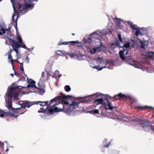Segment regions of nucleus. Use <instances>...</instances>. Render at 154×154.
<instances>
[{"label":"nucleus","mask_w":154,"mask_h":154,"mask_svg":"<svg viewBox=\"0 0 154 154\" xmlns=\"http://www.w3.org/2000/svg\"><path fill=\"white\" fill-rule=\"evenodd\" d=\"M110 33L109 29H105L91 33L88 38L87 41L90 43L92 42L94 47L92 49L88 48V51L92 54L98 53L101 51V48L103 47V45H102L100 38H102V35L109 34Z\"/></svg>","instance_id":"nucleus-1"},{"label":"nucleus","mask_w":154,"mask_h":154,"mask_svg":"<svg viewBox=\"0 0 154 154\" xmlns=\"http://www.w3.org/2000/svg\"><path fill=\"white\" fill-rule=\"evenodd\" d=\"M14 9V14L12 16V20L15 22L17 24V20L18 17V14L15 9V7H18L19 9V14L20 15H23L26 13L28 9L32 10L34 7V5H31L30 3L31 2V0H25V4L20 5L17 1H14V3L12 0H11Z\"/></svg>","instance_id":"nucleus-2"},{"label":"nucleus","mask_w":154,"mask_h":154,"mask_svg":"<svg viewBox=\"0 0 154 154\" xmlns=\"http://www.w3.org/2000/svg\"><path fill=\"white\" fill-rule=\"evenodd\" d=\"M22 87L21 86H18L14 88H11L8 90L5 98L6 102L7 103V107L9 109L11 110L13 108L11 103L12 100L15 101L16 102L19 100L17 97L18 94L17 93V88H20L22 89Z\"/></svg>","instance_id":"nucleus-3"},{"label":"nucleus","mask_w":154,"mask_h":154,"mask_svg":"<svg viewBox=\"0 0 154 154\" xmlns=\"http://www.w3.org/2000/svg\"><path fill=\"white\" fill-rule=\"evenodd\" d=\"M128 51L127 49L124 48L121 49L119 52L120 57L123 60L127 62L128 64L131 66H134L135 65V60L134 58H132L131 56H128Z\"/></svg>","instance_id":"nucleus-4"},{"label":"nucleus","mask_w":154,"mask_h":154,"mask_svg":"<svg viewBox=\"0 0 154 154\" xmlns=\"http://www.w3.org/2000/svg\"><path fill=\"white\" fill-rule=\"evenodd\" d=\"M61 97L59 96L57 97L54 99L51 100L50 102L48 103V101L45 102H42L39 101L38 102L37 104H39V105L42 106L40 107V110H39L38 112L39 113L43 112L44 113L45 112V111L49 109V107L51 106V104L53 102H56L58 100H60L61 99Z\"/></svg>","instance_id":"nucleus-5"},{"label":"nucleus","mask_w":154,"mask_h":154,"mask_svg":"<svg viewBox=\"0 0 154 154\" xmlns=\"http://www.w3.org/2000/svg\"><path fill=\"white\" fill-rule=\"evenodd\" d=\"M113 21L117 24V27L119 29L122 28L123 26L122 25L120 26L121 23H128V24L130 26L132 29L133 31L134 32L135 30V26L133 22L130 20H123L122 19L118 18H115L113 19Z\"/></svg>","instance_id":"nucleus-6"},{"label":"nucleus","mask_w":154,"mask_h":154,"mask_svg":"<svg viewBox=\"0 0 154 154\" xmlns=\"http://www.w3.org/2000/svg\"><path fill=\"white\" fill-rule=\"evenodd\" d=\"M94 102H97V105L102 104L103 105H104L105 109H106L112 110L113 109L111 104L106 99L103 100L102 98H99L94 100Z\"/></svg>","instance_id":"nucleus-7"},{"label":"nucleus","mask_w":154,"mask_h":154,"mask_svg":"<svg viewBox=\"0 0 154 154\" xmlns=\"http://www.w3.org/2000/svg\"><path fill=\"white\" fill-rule=\"evenodd\" d=\"M9 29H5L3 28H1L0 29V35H2L3 34L9 40V42L11 45H13L14 46H18L17 42L15 41L13 38L9 34H8L7 35H5V31L8 32Z\"/></svg>","instance_id":"nucleus-8"},{"label":"nucleus","mask_w":154,"mask_h":154,"mask_svg":"<svg viewBox=\"0 0 154 154\" xmlns=\"http://www.w3.org/2000/svg\"><path fill=\"white\" fill-rule=\"evenodd\" d=\"M63 111L69 116H75L78 112L77 110H72L70 107L67 108L65 106H63Z\"/></svg>","instance_id":"nucleus-9"},{"label":"nucleus","mask_w":154,"mask_h":154,"mask_svg":"<svg viewBox=\"0 0 154 154\" xmlns=\"http://www.w3.org/2000/svg\"><path fill=\"white\" fill-rule=\"evenodd\" d=\"M98 96L99 95L97 93H95L93 94L83 98L82 102L87 103H89Z\"/></svg>","instance_id":"nucleus-10"},{"label":"nucleus","mask_w":154,"mask_h":154,"mask_svg":"<svg viewBox=\"0 0 154 154\" xmlns=\"http://www.w3.org/2000/svg\"><path fill=\"white\" fill-rule=\"evenodd\" d=\"M45 70L47 72L48 75H49L52 76L53 78L56 77L57 76L59 73V71L56 70L54 72H53L52 71V67L51 66L49 67V69L48 70L47 67L45 68Z\"/></svg>","instance_id":"nucleus-11"},{"label":"nucleus","mask_w":154,"mask_h":154,"mask_svg":"<svg viewBox=\"0 0 154 154\" xmlns=\"http://www.w3.org/2000/svg\"><path fill=\"white\" fill-rule=\"evenodd\" d=\"M17 39L18 40V43L21 45H19L17 43L18 46H14L17 47V48L21 47L24 49L27 48V47L26 46L25 44L22 42V39L20 36H17Z\"/></svg>","instance_id":"nucleus-12"},{"label":"nucleus","mask_w":154,"mask_h":154,"mask_svg":"<svg viewBox=\"0 0 154 154\" xmlns=\"http://www.w3.org/2000/svg\"><path fill=\"white\" fill-rule=\"evenodd\" d=\"M96 60L97 63L100 65H104V66H106L108 63V62L106 59H103L100 57L96 58Z\"/></svg>","instance_id":"nucleus-13"},{"label":"nucleus","mask_w":154,"mask_h":154,"mask_svg":"<svg viewBox=\"0 0 154 154\" xmlns=\"http://www.w3.org/2000/svg\"><path fill=\"white\" fill-rule=\"evenodd\" d=\"M140 122L143 127H147L149 125L148 121L144 120H142L141 119H139L135 117V122Z\"/></svg>","instance_id":"nucleus-14"},{"label":"nucleus","mask_w":154,"mask_h":154,"mask_svg":"<svg viewBox=\"0 0 154 154\" xmlns=\"http://www.w3.org/2000/svg\"><path fill=\"white\" fill-rule=\"evenodd\" d=\"M118 36L119 41H117L114 43H111L110 44L111 46H114L115 47H120V42H122V39L120 34H119Z\"/></svg>","instance_id":"nucleus-15"},{"label":"nucleus","mask_w":154,"mask_h":154,"mask_svg":"<svg viewBox=\"0 0 154 154\" xmlns=\"http://www.w3.org/2000/svg\"><path fill=\"white\" fill-rule=\"evenodd\" d=\"M58 105H59L58 104H56L55 105H53V107L54 108H51L48 109V111L50 113H52L54 112H62L63 111V109H62L60 108H58L57 107H55L56 106H57Z\"/></svg>","instance_id":"nucleus-16"},{"label":"nucleus","mask_w":154,"mask_h":154,"mask_svg":"<svg viewBox=\"0 0 154 154\" xmlns=\"http://www.w3.org/2000/svg\"><path fill=\"white\" fill-rule=\"evenodd\" d=\"M138 42L140 44V47L143 48L144 49L146 48L145 46H147L148 44V43L146 41H143L140 38H138L135 41V43Z\"/></svg>","instance_id":"nucleus-17"},{"label":"nucleus","mask_w":154,"mask_h":154,"mask_svg":"<svg viewBox=\"0 0 154 154\" xmlns=\"http://www.w3.org/2000/svg\"><path fill=\"white\" fill-rule=\"evenodd\" d=\"M142 29L141 28H139L135 25V36H137V38L138 39V37H137L139 35L140 36H141L143 35V33L141 32Z\"/></svg>","instance_id":"nucleus-18"},{"label":"nucleus","mask_w":154,"mask_h":154,"mask_svg":"<svg viewBox=\"0 0 154 154\" xmlns=\"http://www.w3.org/2000/svg\"><path fill=\"white\" fill-rule=\"evenodd\" d=\"M71 43V44H73L75 43L78 44L79 43V42L78 41H70V42H60L58 44V45H68L69 44V43Z\"/></svg>","instance_id":"nucleus-19"},{"label":"nucleus","mask_w":154,"mask_h":154,"mask_svg":"<svg viewBox=\"0 0 154 154\" xmlns=\"http://www.w3.org/2000/svg\"><path fill=\"white\" fill-rule=\"evenodd\" d=\"M27 81L29 83V84L27 85V87L28 88L30 87H34L35 88H37L35 86V82L32 80L27 79Z\"/></svg>","instance_id":"nucleus-20"},{"label":"nucleus","mask_w":154,"mask_h":154,"mask_svg":"<svg viewBox=\"0 0 154 154\" xmlns=\"http://www.w3.org/2000/svg\"><path fill=\"white\" fill-rule=\"evenodd\" d=\"M149 108L146 106H135V111H143Z\"/></svg>","instance_id":"nucleus-21"},{"label":"nucleus","mask_w":154,"mask_h":154,"mask_svg":"<svg viewBox=\"0 0 154 154\" xmlns=\"http://www.w3.org/2000/svg\"><path fill=\"white\" fill-rule=\"evenodd\" d=\"M80 103L77 102L76 101H73L72 103L70 104V107L71 109H73L77 108L79 106V104Z\"/></svg>","instance_id":"nucleus-22"},{"label":"nucleus","mask_w":154,"mask_h":154,"mask_svg":"<svg viewBox=\"0 0 154 154\" xmlns=\"http://www.w3.org/2000/svg\"><path fill=\"white\" fill-rule=\"evenodd\" d=\"M11 46L13 48V50L16 53V57H17V58H18V59H19L21 56V54H19V51L18 50V48H17V47H15L14 46V45H11Z\"/></svg>","instance_id":"nucleus-23"},{"label":"nucleus","mask_w":154,"mask_h":154,"mask_svg":"<svg viewBox=\"0 0 154 154\" xmlns=\"http://www.w3.org/2000/svg\"><path fill=\"white\" fill-rule=\"evenodd\" d=\"M8 115L10 116L12 118L14 117L15 118L17 117L18 116H19L20 114L17 113H16L14 112H8Z\"/></svg>","instance_id":"nucleus-24"},{"label":"nucleus","mask_w":154,"mask_h":154,"mask_svg":"<svg viewBox=\"0 0 154 154\" xmlns=\"http://www.w3.org/2000/svg\"><path fill=\"white\" fill-rule=\"evenodd\" d=\"M106 67V66H100V65H96L94 67V68L96 69L98 71H99L102 70L104 68Z\"/></svg>","instance_id":"nucleus-25"},{"label":"nucleus","mask_w":154,"mask_h":154,"mask_svg":"<svg viewBox=\"0 0 154 154\" xmlns=\"http://www.w3.org/2000/svg\"><path fill=\"white\" fill-rule=\"evenodd\" d=\"M131 43L129 42H128L125 44L123 46L121 47L122 49L124 48L127 49V48H129L131 47Z\"/></svg>","instance_id":"nucleus-26"},{"label":"nucleus","mask_w":154,"mask_h":154,"mask_svg":"<svg viewBox=\"0 0 154 154\" xmlns=\"http://www.w3.org/2000/svg\"><path fill=\"white\" fill-rule=\"evenodd\" d=\"M24 104L25 106L28 108L30 107L32 105V104L31 102L28 101H26Z\"/></svg>","instance_id":"nucleus-27"},{"label":"nucleus","mask_w":154,"mask_h":154,"mask_svg":"<svg viewBox=\"0 0 154 154\" xmlns=\"http://www.w3.org/2000/svg\"><path fill=\"white\" fill-rule=\"evenodd\" d=\"M107 139H105L103 140V145L104 147H108V146H109V143H110V142H109L108 144H107Z\"/></svg>","instance_id":"nucleus-28"},{"label":"nucleus","mask_w":154,"mask_h":154,"mask_svg":"<svg viewBox=\"0 0 154 154\" xmlns=\"http://www.w3.org/2000/svg\"><path fill=\"white\" fill-rule=\"evenodd\" d=\"M89 113L91 114H99V111L98 109H95L94 110H91L89 112Z\"/></svg>","instance_id":"nucleus-29"},{"label":"nucleus","mask_w":154,"mask_h":154,"mask_svg":"<svg viewBox=\"0 0 154 154\" xmlns=\"http://www.w3.org/2000/svg\"><path fill=\"white\" fill-rule=\"evenodd\" d=\"M119 95L120 98H126L127 97H129L128 96L126 95L125 94H122V93H119Z\"/></svg>","instance_id":"nucleus-30"},{"label":"nucleus","mask_w":154,"mask_h":154,"mask_svg":"<svg viewBox=\"0 0 154 154\" xmlns=\"http://www.w3.org/2000/svg\"><path fill=\"white\" fill-rule=\"evenodd\" d=\"M64 89L67 92H69L71 90V88L69 86L67 85L64 87Z\"/></svg>","instance_id":"nucleus-31"},{"label":"nucleus","mask_w":154,"mask_h":154,"mask_svg":"<svg viewBox=\"0 0 154 154\" xmlns=\"http://www.w3.org/2000/svg\"><path fill=\"white\" fill-rule=\"evenodd\" d=\"M69 104V102L66 101H64L62 102V103H59L58 104L59 105H63V106H65V105H68Z\"/></svg>","instance_id":"nucleus-32"},{"label":"nucleus","mask_w":154,"mask_h":154,"mask_svg":"<svg viewBox=\"0 0 154 154\" xmlns=\"http://www.w3.org/2000/svg\"><path fill=\"white\" fill-rule=\"evenodd\" d=\"M8 55V59L10 60V62L11 63L12 66H13V61H14V60L12 58L11 54Z\"/></svg>","instance_id":"nucleus-33"},{"label":"nucleus","mask_w":154,"mask_h":154,"mask_svg":"<svg viewBox=\"0 0 154 154\" xmlns=\"http://www.w3.org/2000/svg\"><path fill=\"white\" fill-rule=\"evenodd\" d=\"M44 74V72H43L42 73V77L40 79V81L42 82H45V78Z\"/></svg>","instance_id":"nucleus-34"},{"label":"nucleus","mask_w":154,"mask_h":154,"mask_svg":"<svg viewBox=\"0 0 154 154\" xmlns=\"http://www.w3.org/2000/svg\"><path fill=\"white\" fill-rule=\"evenodd\" d=\"M65 54L69 55L72 58H74L77 56V55L76 54L74 53L69 54L66 53H65Z\"/></svg>","instance_id":"nucleus-35"},{"label":"nucleus","mask_w":154,"mask_h":154,"mask_svg":"<svg viewBox=\"0 0 154 154\" xmlns=\"http://www.w3.org/2000/svg\"><path fill=\"white\" fill-rule=\"evenodd\" d=\"M57 54L59 56H61L63 54L62 51L59 50L57 51Z\"/></svg>","instance_id":"nucleus-36"},{"label":"nucleus","mask_w":154,"mask_h":154,"mask_svg":"<svg viewBox=\"0 0 154 154\" xmlns=\"http://www.w3.org/2000/svg\"><path fill=\"white\" fill-rule=\"evenodd\" d=\"M40 94L41 95H42L45 92V91L43 89H41L40 90Z\"/></svg>","instance_id":"nucleus-37"},{"label":"nucleus","mask_w":154,"mask_h":154,"mask_svg":"<svg viewBox=\"0 0 154 154\" xmlns=\"http://www.w3.org/2000/svg\"><path fill=\"white\" fill-rule=\"evenodd\" d=\"M29 60H30V58L28 57V56H27L26 57V63H29Z\"/></svg>","instance_id":"nucleus-38"},{"label":"nucleus","mask_w":154,"mask_h":154,"mask_svg":"<svg viewBox=\"0 0 154 154\" xmlns=\"http://www.w3.org/2000/svg\"><path fill=\"white\" fill-rule=\"evenodd\" d=\"M114 98L116 100H118L120 98V97H119V94L115 95L114 97Z\"/></svg>","instance_id":"nucleus-39"},{"label":"nucleus","mask_w":154,"mask_h":154,"mask_svg":"<svg viewBox=\"0 0 154 154\" xmlns=\"http://www.w3.org/2000/svg\"><path fill=\"white\" fill-rule=\"evenodd\" d=\"M71 97L69 95H65L63 96V98L65 99H66L70 98Z\"/></svg>","instance_id":"nucleus-40"},{"label":"nucleus","mask_w":154,"mask_h":154,"mask_svg":"<svg viewBox=\"0 0 154 154\" xmlns=\"http://www.w3.org/2000/svg\"><path fill=\"white\" fill-rule=\"evenodd\" d=\"M4 116V114L1 112V111L0 110V117H3Z\"/></svg>","instance_id":"nucleus-41"},{"label":"nucleus","mask_w":154,"mask_h":154,"mask_svg":"<svg viewBox=\"0 0 154 154\" xmlns=\"http://www.w3.org/2000/svg\"><path fill=\"white\" fill-rule=\"evenodd\" d=\"M13 50L11 49H10L8 53V55L11 54V53L13 51Z\"/></svg>","instance_id":"nucleus-42"},{"label":"nucleus","mask_w":154,"mask_h":154,"mask_svg":"<svg viewBox=\"0 0 154 154\" xmlns=\"http://www.w3.org/2000/svg\"><path fill=\"white\" fill-rule=\"evenodd\" d=\"M90 66L91 67H92V68H94V66H94V64H93V63H90Z\"/></svg>","instance_id":"nucleus-43"},{"label":"nucleus","mask_w":154,"mask_h":154,"mask_svg":"<svg viewBox=\"0 0 154 154\" xmlns=\"http://www.w3.org/2000/svg\"><path fill=\"white\" fill-rule=\"evenodd\" d=\"M151 129L154 132V127L152 125H151Z\"/></svg>","instance_id":"nucleus-44"},{"label":"nucleus","mask_w":154,"mask_h":154,"mask_svg":"<svg viewBox=\"0 0 154 154\" xmlns=\"http://www.w3.org/2000/svg\"><path fill=\"white\" fill-rule=\"evenodd\" d=\"M26 49L28 50V51L29 52L32 51V50L30 48H26Z\"/></svg>","instance_id":"nucleus-45"},{"label":"nucleus","mask_w":154,"mask_h":154,"mask_svg":"<svg viewBox=\"0 0 154 154\" xmlns=\"http://www.w3.org/2000/svg\"><path fill=\"white\" fill-rule=\"evenodd\" d=\"M20 70L22 71H23L24 70H23V66H21V67H20Z\"/></svg>","instance_id":"nucleus-46"},{"label":"nucleus","mask_w":154,"mask_h":154,"mask_svg":"<svg viewBox=\"0 0 154 154\" xmlns=\"http://www.w3.org/2000/svg\"><path fill=\"white\" fill-rule=\"evenodd\" d=\"M22 106L21 105H20V107L19 108H15V109H19L21 108H22Z\"/></svg>","instance_id":"nucleus-47"},{"label":"nucleus","mask_w":154,"mask_h":154,"mask_svg":"<svg viewBox=\"0 0 154 154\" xmlns=\"http://www.w3.org/2000/svg\"><path fill=\"white\" fill-rule=\"evenodd\" d=\"M20 64V67H21L23 66V63H19Z\"/></svg>","instance_id":"nucleus-48"},{"label":"nucleus","mask_w":154,"mask_h":154,"mask_svg":"<svg viewBox=\"0 0 154 154\" xmlns=\"http://www.w3.org/2000/svg\"><path fill=\"white\" fill-rule=\"evenodd\" d=\"M3 143H2L1 142H0V146H3Z\"/></svg>","instance_id":"nucleus-49"},{"label":"nucleus","mask_w":154,"mask_h":154,"mask_svg":"<svg viewBox=\"0 0 154 154\" xmlns=\"http://www.w3.org/2000/svg\"><path fill=\"white\" fill-rule=\"evenodd\" d=\"M18 59H19L18 58H17L15 60V61H17L18 63H19V61L18 60Z\"/></svg>","instance_id":"nucleus-50"},{"label":"nucleus","mask_w":154,"mask_h":154,"mask_svg":"<svg viewBox=\"0 0 154 154\" xmlns=\"http://www.w3.org/2000/svg\"><path fill=\"white\" fill-rule=\"evenodd\" d=\"M6 152H7L8 151V148L5 150Z\"/></svg>","instance_id":"nucleus-51"},{"label":"nucleus","mask_w":154,"mask_h":154,"mask_svg":"<svg viewBox=\"0 0 154 154\" xmlns=\"http://www.w3.org/2000/svg\"><path fill=\"white\" fill-rule=\"evenodd\" d=\"M59 75V77H61L62 76V75L61 74H60L59 75Z\"/></svg>","instance_id":"nucleus-52"},{"label":"nucleus","mask_w":154,"mask_h":154,"mask_svg":"<svg viewBox=\"0 0 154 154\" xmlns=\"http://www.w3.org/2000/svg\"><path fill=\"white\" fill-rule=\"evenodd\" d=\"M11 75L12 77H13V74H12V73H11Z\"/></svg>","instance_id":"nucleus-53"},{"label":"nucleus","mask_w":154,"mask_h":154,"mask_svg":"<svg viewBox=\"0 0 154 154\" xmlns=\"http://www.w3.org/2000/svg\"><path fill=\"white\" fill-rule=\"evenodd\" d=\"M31 49L32 50V51L34 49V48H31Z\"/></svg>","instance_id":"nucleus-54"},{"label":"nucleus","mask_w":154,"mask_h":154,"mask_svg":"<svg viewBox=\"0 0 154 154\" xmlns=\"http://www.w3.org/2000/svg\"><path fill=\"white\" fill-rule=\"evenodd\" d=\"M132 45V47H134V45Z\"/></svg>","instance_id":"nucleus-55"},{"label":"nucleus","mask_w":154,"mask_h":154,"mask_svg":"<svg viewBox=\"0 0 154 154\" xmlns=\"http://www.w3.org/2000/svg\"><path fill=\"white\" fill-rule=\"evenodd\" d=\"M135 68H136V67H136V64H135Z\"/></svg>","instance_id":"nucleus-56"},{"label":"nucleus","mask_w":154,"mask_h":154,"mask_svg":"<svg viewBox=\"0 0 154 154\" xmlns=\"http://www.w3.org/2000/svg\"><path fill=\"white\" fill-rule=\"evenodd\" d=\"M23 113H20V114H22Z\"/></svg>","instance_id":"nucleus-57"},{"label":"nucleus","mask_w":154,"mask_h":154,"mask_svg":"<svg viewBox=\"0 0 154 154\" xmlns=\"http://www.w3.org/2000/svg\"><path fill=\"white\" fill-rule=\"evenodd\" d=\"M72 35H74V33H73V34H72Z\"/></svg>","instance_id":"nucleus-58"},{"label":"nucleus","mask_w":154,"mask_h":154,"mask_svg":"<svg viewBox=\"0 0 154 154\" xmlns=\"http://www.w3.org/2000/svg\"><path fill=\"white\" fill-rule=\"evenodd\" d=\"M5 44L6 45H7V44H6V42L5 43Z\"/></svg>","instance_id":"nucleus-59"},{"label":"nucleus","mask_w":154,"mask_h":154,"mask_svg":"<svg viewBox=\"0 0 154 154\" xmlns=\"http://www.w3.org/2000/svg\"><path fill=\"white\" fill-rule=\"evenodd\" d=\"M5 143H7V141H6Z\"/></svg>","instance_id":"nucleus-60"},{"label":"nucleus","mask_w":154,"mask_h":154,"mask_svg":"<svg viewBox=\"0 0 154 154\" xmlns=\"http://www.w3.org/2000/svg\"><path fill=\"white\" fill-rule=\"evenodd\" d=\"M2 0H0V2Z\"/></svg>","instance_id":"nucleus-61"},{"label":"nucleus","mask_w":154,"mask_h":154,"mask_svg":"<svg viewBox=\"0 0 154 154\" xmlns=\"http://www.w3.org/2000/svg\"><path fill=\"white\" fill-rule=\"evenodd\" d=\"M1 27V25H0V27Z\"/></svg>","instance_id":"nucleus-62"},{"label":"nucleus","mask_w":154,"mask_h":154,"mask_svg":"<svg viewBox=\"0 0 154 154\" xmlns=\"http://www.w3.org/2000/svg\"><path fill=\"white\" fill-rule=\"evenodd\" d=\"M20 102H19H19H18V103H19Z\"/></svg>","instance_id":"nucleus-63"}]
</instances>
